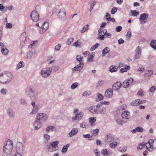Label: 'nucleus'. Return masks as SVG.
I'll return each instance as SVG.
<instances>
[{
  "instance_id": "nucleus-1",
  "label": "nucleus",
  "mask_w": 156,
  "mask_h": 156,
  "mask_svg": "<svg viewBox=\"0 0 156 156\" xmlns=\"http://www.w3.org/2000/svg\"><path fill=\"white\" fill-rule=\"evenodd\" d=\"M12 75L9 72L2 73L0 75V82L3 84L8 83L12 79Z\"/></svg>"
},
{
  "instance_id": "nucleus-2",
  "label": "nucleus",
  "mask_w": 156,
  "mask_h": 156,
  "mask_svg": "<svg viewBox=\"0 0 156 156\" xmlns=\"http://www.w3.org/2000/svg\"><path fill=\"white\" fill-rule=\"evenodd\" d=\"M13 142L10 140H8L6 144L3 147V152L7 155H11L13 149Z\"/></svg>"
},
{
  "instance_id": "nucleus-3",
  "label": "nucleus",
  "mask_w": 156,
  "mask_h": 156,
  "mask_svg": "<svg viewBox=\"0 0 156 156\" xmlns=\"http://www.w3.org/2000/svg\"><path fill=\"white\" fill-rule=\"evenodd\" d=\"M59 141L56 140L50 143L48 146V149L50 152H54L57 150L58 149V144Z\"/></svg>"
},
{
  "instance_id": "nucleus-4",
  "label": "nucleus",
  "mask_w": 156,
  "mask_h": 156,
  "mask_svg": "<svg viewBox=\"0 0 156 156\" xmlns=\"http://www.w3.org/2000/svg\"><path fill=\"white\" fill-rule=\"evenodd\" d=\"M51 71L52 69L51 67L44 68L41 70V73L43 77H47L50 75Z\"/></svg>"
},
{
  "instance_id": "nucleus-5",
  "label": "nucleus",
  "mask_w": 156,
  "mask_h": 156,
  "mask_svg": "<svg viewBox=\"0 0 156 156\" xmlns=\"http://www.w3.org/2000/svg\"><path fill=\"white\" fill-rule=\"evenodd\" d=\"M49 20L47 19L44 21L40 30V33L43 34L45 32L49 27Z\"/></svg>"
},
{
  "instance_id": "nucleus-6",
  "label": "nucleus",
  "mask_w": 156,
  "mask_h": 156,
  "mask_svg": "<svg viewBox=\"0 0 156 156\" xmlns=\"http://www.w3.org/2000/svg\"><path fill=\"white\" fill-rule=\"evenodd\" d=\"M58 16L59 19L65 21L66 19V11L64 8H62L60 9Z\"/></svg>"
},
{
  "instance_id": "nucleus-7",
  "label": "nucleus",
  "mask_w": 156,
  "mask_h": 156,
  "mask_svg": "<svg viewBox=\"0 0 156 156\" xmlns=\"http://www.w3.org/2000/svg\"><path fill=\"white\" fill-rule=\"evenodd\" d=\"M48 118V116L44 113H40L36 116V119L41 122L46 121Z\"/></svg>"
},
{
  "instance_id": "nucleus-8",
  "label": "nucleus",
  "mask_w": 156,
  "mask_h": 156,
  "mask_svg": "<svg viewBox=\"0 0 156 156\" xmlns=\"http://www.w3.org/2000/svg\"><path fill=\"white\" fill-rule=\"evenodd\" d=\"M30 16L32 20L34 22H37L39 20V15L36 11H32Z\"/></svg>"
},
{
  "instance_id": "nucleus-9",
  "label": "nucleus",
  "mask_w": 156,
  "mask_h": 156,
  "mask_svg": "<svg viewBox=\"0 0 156 156\" xmlns=\"http://www.w3.org/2000/svg\"><path fill=\"white\" fill-rule=\"evenodd\" d=\"M83 66V63H80L76 65L72 69V73H75L76 71L78 72L79 73L81 71Z\"/></svg>"
},
{
  "instance_id": "nucleus-10",
  "label": "nucleus",
  "mask_w": 156,
  "mask_h": 156,
  "mask_svg": "<svg viewBox=\"0 0 156 156\" xmlns=\"http://www.w3.org/2000/svg\"><path fill=\"white\" fill-rule=\"evenodd\" d=\"M153 142L154 140L153 139H150L147 143H146V148L149 151H152L153 149Z\"/></svg>"
},
{
  "instance_id": "nucleus-11",
  "label": "nucleus",
  "mask_w": 156,
  "mask_h": 156,
  "mask_svg": "<svg viewBox=\"0 0 156 156\" xmlns=\"http://www.w3.org/2000/svg\"><path fill=\"white\" fill-rule=\"evenodd\" d=\"M23 145L22 143L19 142H17L16 146L17 153H22L23 150Z\"/></svg>"
},
{
  "instance_id": "nucleus-12",
  "label": "nucleus",
  "mask_w": 156,
  "mask_h": 156,
  "mask_svg": "<svg viewBox=\"0 0 156 156\" xmlns=\"http://www.w3.org/2000/svg\"><path fill=\"white\" fill-rule=\"evenodd\" d=\"M28 94H29L31 99H35L37 97V92L33 90L32 89H30L29 91H27Z\"/></svg>"
},
{
  "instance_id": "nucleus-13",
  "label": "nucleus",
  "mask_w": 156,
  "mask_h": 156,
  "mask_svg": "<svg viewBox=\"0 0 156 156\" xmlns=\"http://www.w3.org/2000/svg\"><path fill=\"white\" fill-rule=\"evenodd\" d=\"M42 124L40 121L36 119L34 123V130H37L40 129L42 126Z\"/></svg>"
},
{
  "instance_id": "nucleus-14",
  "label": "nucleus",
  "mask_w": 156,
  "mask_h": 156,
  "mask_svg": "<svg viewBox=\"0 0 156 156\" xmlns=\"http://www.w3.org/2000/svg\"><path fill=\"white\" fill-rule=\"evenodd\" d=\"M83 115V112H77L75 116L72 117V119L73 121H75L76 120H81L82 119Z\"/></svg>"
},
{
  "instance_id": "nucleus-15",
  "label": "nucleus",
  "mask_w": 156,
  "mask_h": 156,
  "mask_svg": "<svg viewBox=\"0 0 156 156\" xmlns=\"http://www.w3.org/2000/svg\"><path fill=\"white\" fill-rule=\"evenodd\" d=\"M133 79L131 78H130L128 80H125L122 84L123 87L126 88L129 86L130 83H131L133 82Z\"/></svg>"
},
{
  "instance_id": "nucleus-16",
  "label": "nucleus",
  "mask_w": 156,
  "mask_h": 156,
  "mask_svg": "<svg viewBox=\"0 0 156 156\" xmlns=\"http://www.w3.org/2000/svg\"><path fill=\"white\" fill-rule=\"evenodd\" d=\"M113 95V90L111 88L107 89L105 92V96L107 98L112 97Z\"/></svg>"
},
{
  "instance_id": "nucleus-17",
  "label": "nucleus",
  "mask_w": 156,
  "mask_h": 156,
  "mask_svg": "<svg viewBox=\"0 0 156 156\" xmlns=\"http://www.w3.org/2000/svg\"><path fill=\"white\" fill-rule=\"evenodd\" d=\"M130 117V113L128 111H124L122 114V117L123 119H129Z\"/></svg>"
},
{
  "instance_id": "nucleus-18",
  "label": "nucleus",
  "mask_w": 156,
  "mask_h": 156,
  "mask_svg": "<svg viewBox=\"0 0 156 156\" xmlns=\"http://www.w3.org/2000/svg\"><path fill=\"white\" fill-rule=\"evenodd\" d=\"M122 84L119 82H117L112 86V89L114 90H118L120 88Z\"/></svg>"
},
{
  "instance_id": "nucleus-19",
  "label": "nucleus",
  "mask_w": 156,
  "mask_h": 156,
  "mask_svg": "<svg viewBox=\"0 0 156 156\" xmlns=\"http://www.w3.org/2000/svg\"><path fill=\"white\" fill-rule=\"evenodd\" d=\"M89 109L93 114H97L99 113V110L95 106H92L90 107L89 108Z\"/></svg>"
},
{
  "instance_id": "nucleus-20",
  "label": "nucleus",
  "mask_w": 156,
  "mask_h": 156,
  "mask_svg": "<svg viewBox=\"0 0 156 156\" xmlns=\"http://www.w3.org/2000/svg\"><path fill=\"white\" fill-rule=\"evenodd\" d=\"M6 113L10 118L13 117L15 115V112L12 109L10 108H8L6 110Z\"/></svg>"
},
{
  "instance_id": "nucleus-21",
  "label": "nucleus",
  "mask_w": 156,
  "mask_h": 156,
  "mask_svg": "<svg viewBox=\"0 0 156 156\" xmlns=\"http://www.w3.org/2000/svg\"><path fill=\"white\" fill-rule=\"evenodd\" d=\"M78 132V129L76 128H73L68 134L70 137H72L77 134Z\"/></svg>"
},
{
  "instance_id": "nucleus-22",
  "label": "nucleus",
  "mask_w": 156,
  "mask_h": 156,
  "mask_svg": "<svg viewBox=\"0 0 156 156\" xmlns=\"http://www.w3.org/2000/svg\"><path fill=\"white\" fill-rule=\"evenodd\" d=\"M114 139V136L110 134H108L105 137V140L107 142H110L112 141Z\"/></svg>"
},
{
  "instance_id": "nucleus-23",
  "label": "nucleus",
  "mask_w": 156,
  "mask_h": 156,
  "mask_svg": "<svg viewBox=\"0 0 156 156\" xmlns=\"http://www.w3.org/2000/svg\"><path fill=\"white\" fill-rule=\"evenodd\" d=\"M39 108V105L37 104L36 106L33 107L31 112L30 113V115H33L36 113L38 111Z\"/></svg>"
},
{
  "instance_id": "nucleus-24",
  "label": "nucleus",
  "mask_w": 156,
  "mask_h": 156,
  "mask_svg": "<svg viewBox=\"0 0 156 156\" xmlns=\"http://www.w3.org/2000/svg\"><path fill=\"white\" fill-rule=\"evenodd\" d=\"M36 53L34 49H32L31 51H30L28 53H27V55L26 59H30L32 57L34 54Z\"/></svg>"
},
{
  "instance_id": "nucleus-25",
  "label": "nucleus",
  "mask_w": 156,
  "mask_h": 156,
  "mask_svg": "<svg viewBox=\"0 0 156 156\" xmlns=\"http://www.w3.org/2000/svg\"><path fill=\"white\" fill-rule=\"evenodd\" d=\"M70 144H67L64 145L62 148L61 150V152L63 154H65L67 152L68 148L69 147Z\"/></svg>"
},
{
  "instance_id": "nucleus-26",
  "label": "nucleus",
  "mask_w": 156,
  "mask_h": 156,
  "mask_svg": "<svg viewBox=\"0 0 156 156\" xmlns=\"http://www.w3.org/2000/svg\"><path fill=\"white\" fill-rule=\"evenodd\" d=\"M110 51V49L108 47H105L102 51L101 55L102 57H104L105 55L108 53Z\"/></svg>"
},
{
  "instance_id": "nucleus-27",
  "label": "nucleus",
  "mask_w": 156,
  "mask_h": 156,
  "mask_svg": "<svg viewBox=\"0 0 156 156\" xmlns=\"http://www.w3.org/2000/svg\"><path fill=\"white\" fill-rule=\"evenodd\" d=\"M148 17V15L147 13L142 14L140 15L139 19L140 21H144Z\"/></svg>"
},
{
  "instance_id": "nucleus-28",
  "label": "nucleus",
  "mask_w": 156,
  "mask_h": 156,
  "mask_svg": "<svg viewBox=\"0 0 156 156\" xmlns=\"http://www.w3.org/2000/svg\"><path fill=\"white\" fill-rule=\"evenodd\" d=\"M1 51L2 54L5 55H7L9 53V50L6 47L1 48Z\"/></svg>"
},
{
  "instance_id": "nucleus-29",
  "label": "nucleus",
  "mask_w": 156,
  "mask_h": 156,
  "mask_svg": "<svg viewBox=\"0 0 156 156\" xmlns=\"http://www.w3.org/2000/svg\"><path fill=\"white\" fill-rule=\"evenodd\" d=\"M118 68L115 66H111L109 68V71L111 72H115L117 71Z\"/></svg>"
},
{
  "instance_id": "nucleus-30",
  "label": "nucleus",
  "mask_w": 156,
  "mask_h": 156,
  "mask_svg": "<svg viewBox=\"0 0 156 156\" xmlns=\"http://www.w3.org/2000/svg\"><path fill=\"white\" fill-rule=\"evenodd\" d=\"M24 66V63L23 61H20L19 62L16 68V69L17 70L18 69L23 67Z\"/></svg>"
},
{
  "instance_id": "nucleus-31",
  "label": "nucleus",
  "mask_w": 156,
  "mask_h": 156,
  "mask_svg": "<svg viewBox=\"0 0 156 156\" xmlns=\"http://www.w3.org/2000/svg\"><path fill=\"white\" fill-rule=\"evenodd\" d=\"M115 121L119 125H123L126 123V122L122 120L121 119H115Z\"/></svg>"
},
{
  "instance_id": "nucleus-32",
  "label": "nucleus",
  "mask_w": 156,
  "mask_h": 156,
  "mask_svg": "<svg viewBox=\"0 0 156 156\" xmlns=\"http://www.w3.org/2000/svg\"><path fill=\"white\" fill-rule=\"evenodd\" d=\"M130 69V66H126L125 67L121 69L120 72L121 73H124L126 72Z\"/></svg>"
},
{
  "instance_id": "nucleus-33",
  "label": "nucleus",
  "mask_w": 156,
  "mask_h": 156,
  "mask_svg": "<svg viewBox=\"0 0 156 156\" xmlns=\"http://www.w3.org/2000/svg\"><path fill=\"white\" fill-rule=\"evenodd\" d=\"M151 46L154 49L156 50V40H153L151 43Z\"/></svg>"
},
{
  "instance_id": "nucleus-34",
  "label": "nucleus",
  "mask_w": 156,
  "mask_h": 156,
  "mask_svg": "<svg viewBox=\"0 0 156 156\" xmlns=\"http://www.w3.org/2000/svg\"><path fill=\"white\" fill-rule=\"evenodd\" d=\"M99 111V113L101 114H105L106 112V107H103Z\"/></svg>"
},
{
  "instance_id": "nucleus-35",
  "label": "nucleus",
  "mask_w": 156,
  "mask_h": 156,
  "mask_svg": "<svg viewBox=\"0 0 156 156\" xmlns=\"http://www.w3.org/2000/svg\"><path fill=\"white\" fill-rule=\"evenodd\" d=\"M19 102L20 103L23 105L25 106L27 105V103L26 101L23 98L20 99V100Z\"/></svg>"
},
{
  "instance_id": "nucleus-36",
  "label": "nucleus",
  "mask_w": 156,
  "mask_h": 156,
  "mask_svg": "<svg viewBox=\"0 0 156 156\" xmlns=\"http://www.w3.org/2000/svg\"><path fill=\"white\" fill-rule=\"evenodd\" d=\"M97 97V98L96 100V101H100L103 98V95L99 93H98Z\"/></svg>"
},
{
  "instance_id": "nucleus-37",
  "label": "nucleus",
  "mask_w": 156,
  "mask_h": 156,
  "mask_svg": "<svg viewBox=\"0 0 156 156\" xmlns=\"http://www.w3.org/2000/svg\"><path fill=\"white\" fill-rule=\"evenodd\" d=\"M145 144L146 143L144 142L140 143L137 147V150H141L143 147H144L145 146Z\"/></svg>"
},
{
  "instance_id": "nucleus-38",
  "label": "nucleus",
  "mask_w": 156,
  "mask_h": 156,
  "mask_svg": "<svg viewBox=\"0 0 156 156\" xmlns=\"http://www.w3.org/2000/svg\"><path fill=\"white\" fill-rule=\"evenodd\" d=\"M81 41L80 40H78L73 44V45L76 47L81 45Z\"/></svg>"
},
{
  "instance_id": "nucleus-39",
  "label": "nucleus",
  "mask_w": 156,
  "mask_h": 156,
  "mask_svg": "<svg viewBox=\"0 0 156 156\" xmlns=\"http://www.w3.org/2000/svg\"><path fill=\"white\" fill-rule=\"evenodd\" d=\"M80 126L83 128L87 129L89 126L86 123L83 122L80 124Z\"/></svg>"
},
{
  "instance_id": "nucleus-40",
  "label": "nucleus",
  "mask_w": 156,
  "mask_h": 156,
  "mask_svg": "<svg viewBox=\"0 0 156 156\" xmlns=\"http://www.w3.org/2000/svg\"><path fill=\"white\" fill-rule=\"evenodd\" d=\"M83 57L80 55H77L76 56V60L80 63H82V61Z\"/></svg>"
},
{
  "instance_id": "nucleus-41",
  "label": "nucleus",
  "mask_w": 156,
  "mask_h": 156,
  "mask_svg": "<svg viewBox=\"0 0 156 156\" xmlns=\"http://www.w3.org/2000/svg\"><path fill=\"white\" fill-rule=\"evenodd\" d=\"M117 143L116 141H113L110 144V147L112 148H115L117 145Z\"/></svg>"
},
{
  "instance_id": "nucleus-42",
  "label": "nucleus",
  "mask_w": 156,
  "mask_h": 156,
  "mask_svg": "<svg viewBox=\"0 0 156 156\" xmlns=\"http://www.w3.org/2000/svg\"><path fill=\"white\" fill-rule=\"evenodd\" d=\"M99 44L98 43H96L94 45H93L90 48V50L91 51H93L95 50L96 48H98Z\"/></svg>"
},
{
  "instance_id": "nucleus-43",
  "label": "nucleus",
  "mask_w": 156,
  "mask_h": 156,
  "mask_svg": "<svg viewBox=\"0 0 156 156\" xmlns=\"http://www.w3.org/2000/svg\"><path fill=\"white\" fill-rule=\"evenodd\" d=\"M99 133V129H96L94 130L92 133L93 135L92 136H96L98 135V133Z\"/></svg>"
},
{
  "instance_id": "nucleus-44",
  "label": "nucleus",
  "mask_w": 156,
  "mask_h": 156,
  "mask_svg": "<svg viewBox=\"0 0 156 156\" xmlns=\"http://www.w3.org/2000/svg\"><path fill=\"white\" fill-rule=\"evenodd\" d=\"M78 83H77L76 82V83H73L71 86V88L73 89H75V88H76L78 86Z\"/></svg>"
},
{
  "instance_id": "nucleus-45",
  "label": "nucleus",
  "mask_w": 156,
  "mask_h": 156,
  "mask_svg": "<svg viewBox=\"0 0 156 156\" xmlns=\"http://www.w3.org/2000/svg\"><path fill=\"white\" fill-rule=\"evenodd\" d=\"M131 12H132V15L133 16H137L139 13V12H137L136 10H135L133 11L131 10Z\"/></svg>"
},
{
  "instance_id": "nucleus-46",
  "label": "nucleus",
  "mask_w": 156,
  "mask_h": 156,
  "mask_svg": "<svg viewBox=\"0 0 156 156\" xmlns=\"http://www.w3.org/2000/svg\"><path fill=\"white\" fill-rule=\"evenodd\" d=\"M131 37V33L130 31H128L127 34L126 38L128 40H129Z\"/></svg>"
},
{
  "instance_id": "nucleus-47",
  "label": "nucleus",
  "mask_w": 156,
  "mask_h": 156,
  "mask_svg": "<svg viewBox=\"0 0 156 156\" xmlns=\"http://www.w3.org/2000/svg\"><path fill=\"white\" fill-rule=\"evenodd\" d=\"M139 102L138 101V99L132 101L131 103V105L133 106H137L139 105Z\"/></svg>"
},
{
  "instance_id": "nucleus-48",
  "label": "nucleus",
  "mask_w": 156,
  "mask_h": 156,
  "mask_svg": "<svg viewBox=\"0 0 156 156\" xmlns=\"http://www.w3.org/2000/svg\"><path fill=\"white\" fill-rule=\"evenodd\" d=\"M96 118L95 117H91L89 118V121L91 123H94L96 121Z\"/></svg>"
},
{
  "instance_id": "nucleus-49",
  "label": "nucleus",
  "mask_w": 156,
  "mask_h": 156,
  "mask_svg": "<svg viewBox=\"0 0 156 156\" xmlns=\"http://www.w3.org/2000/svg\"><path fill=\"white\" fill-rule=\"evenodd\" d=\"M136 129L137 132H142L144 130L143 128L140 126L136 127Z\"/></svg>"
},
{
  "instance_id": "nucleus-50",
  "label": "nucleus",
  "mask_w": 156,
  "mask_h": 156,
  "mask_svg": "<svg viewBox=\"0 0 156 156\" xmlns=\"http://www.w3.org/2000/svg\"><path fill=\"white\" fill-rule=\"evenodd\" d=\"M88 25L87 24L85 25L82 29L81 32L82 33H83L85 32V31L88 29Z\"/></svg>"
},
{
  "instance_id": "nucleus-51",
  "label": "nucleus",
  "mask_w": 156,
  "mask_h": 156,
  "mask_svg": "<svg viewBox=\"0 0 156 156\" xmlns=\"http://www.w3.org/2000/svg\"><path fill=\"white\" fill-rule=\"evenodd\" d=\"M59 68V67L58 66H52V70L53 71L55 72H56L58 70V69Z\"/></svg>"
},
{
  "instance_id": "nucleus-52",
  "label": "nucleus",
  "mask_w": 156,
  "mask_h": 156,
  "mask_svg": "<svg viewBox=\"0 0 156 156\" xmlns=\"http://www.w3.org/2000/svg\"><path fill=\"white\" fill-rule=\"evenodd\" d=\"M104 83V81L103 80H100L98 81V84L97 85V86L98 87L101 86L103 85Z\"/></svg>"
},
{
  "instance_id": "nucleus-53",
  "label": "nucleus",
  "mask_w": 156,
  "mask_h": 156,
  "mask_svg": "<svg viewBox=\"0 0 156 156\" xmlns=\"http://www.w3.org/2000/svg\"><path fill=\"white\" fill-rule=\"evenodd\" d=\"M73 38H70L68 39L67 44L69 45L70 44L72 43L73 42Z\"/></svg>"
},
{
  "instance_id": "nucleus-54",
  "label": "nucleus",
  "mask_w": 156,
  "mask_h": 156,
  "mask_svg": "<svg viewBox=\"0 0 156 156\" xmlns=\"http://www.w3.org/2000/svg\"><path fill=\"white\" fill-rule=\"evenodd\" d=\"M101 153L104 155H107L108 152L107 149H103L101 151Z\"/></svg>"
},
{
  "instance_id": "nucleus-55",
  "label": "nucleus",
  "mask_w": 156,
  "mask_h": 156,
  "mask_svg": "<svg viewBox=\"0 0 156 156\" xmlns=\"http://www.w3.org/2000/svg\"><path fill=\"white\" fill-rule=\"evenodd\" d=\"M55 128L53 126H49L46 128V130L47 131H49L50 130H51L52 131H53V129Z\"/></svg>"
},
{
  "instance_id": "nucleus-56",
  "label": "nucleus",
  "mask_w": 156,
  "mask_h": 156,
  "mask_svg": "<svg viewBox=\"0 0 156 156\" xmlns=\"http://www.w3.org/2000/svg\"><path fill=\"white\" fill-rule=\"evenodd\" d=\"M109 21H111L113 22H115V20L114 18H111L110 17H108V18H107V22L109 23Z\"/></svg>"
},
{
  "instance_id": "nucleus-57",
  "label": "nucleus",
  "mask_w": 156,
  "mask_h": 156,
  "mask_svg": "<svg viewBox=\"0 0 156 156\" xmlns=\"http://www.w3.org/2000/svg\"><path fill=\"white\" fill-rule=\"evenodd\" d=\"M90 94V91H86L84 92L83 94V96H88Z\"/></svg>"
},
{
  "instance_id": "nucleus-58",
  "label": "nucleus",
  "mask_w": 156,
  "mask_h": 156,
  "mask_svg": "<svg viewBox=\"0 0 156 156\" xmlns=\"http://www.w3.org/2000/svg\"><path fill=\"white\" fill-rule=\"evenodd\" d=\"M117 8L115 7H113L111 11V13L112 14H114L117 12Z\"/></svg>"
},
{
  "instance_id": "nucleus-59",
  "label": "nucleus",
  "mask_w": 156,
  "mask_h": 156,
  "mask_svg": "<svg viewBox=\"0 0 156 156\" xmlns=\"http://www.w3.org/2000/svg\"><path fill=\"white\" fill-rule=\"evenodd\" d=\"M141 53H136L135 55V58L136 59H139L141 56Z\"/></svg>"
},
{
  "instance_id": "nucleus-60",
  "label": "nucleus",
  "mask_w": 156,
  "mask_h": 156,
  "mask_svg": "<svg viewBox=\"0 0 156 156\" xmlns=\"http://www.w3.org/2000/svg\"><path fill=\"white\" fill-rule=\"evenodd\" d=\"M153 72L152 70L148 71L146 73L147 76H151L153 74Z\"/></svg>"
},
{
  "instance_id": "nucleus-61",
  "label": "nucleus",
  "mask_w": 156,
  "mask_h": 156,
  "mask_svg": "<svg viewBox=\"0 0 156 156\" xmlns=\"http://www.w3.org/2000/svg\"><path fill=\"white\" fill-rule=\"evenodd\" d=\"M98 35L99 36L97 37V38L99 39L100 40H103L104 39L105 36L103 35L100 34V35Z\"/></svg>"
},
{
  "instance_id": "nucleus-62",
  "label": "nucleus",
  "mask_w": 156,
  "mask_h": 156,
  "mask_svg": "<svg viewBox=\"0 0 156 156\" xmlns=\"http://www.w3.org/2000/svg\"><path fill=\"white\" fill-rule=\"evenodd\" d=\"M122 29V27L121 26H119L117 27L115 29V30L117 32H120Z\"/></svg>"
},
{
  "instance_id": "nucleus-63",
  "label": "nucleus",
  "mask_w": 156,
  "mask_h": 156,
  "mask_svg": "<svg viewBox=\"0 0 156 156\" xmlns=\"http://www.w3.org/2000/svg\"><path fill=\"white\" fill-rule=\"evenodd\" d=\"M156 90V87L153 86L151 87L150 89V91L151 92H153Z\"/></svg>"
},
{
  "instance_id": "nucleus-64",
  "label": "nucleus",
  "mask_w": 156,
  "mask_h": 156,
  "mask_svg": "<svg viewBox=\"0 0 156 156\" xmlns=\"http://www.w3.org/2000/svg\"><path fill=\"white\" fill-rule=\"evenodd\" d=\"M44 137L48 141V140H50V137L48 135L45 134L44 135Z\"/></svg>"
}]
</instances>
